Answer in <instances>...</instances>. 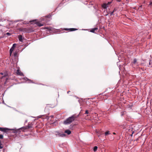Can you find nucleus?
<instances>
[{"instance_id": "nucleus-1", "label": "nucleus", "mask_w": 152, "mask_h": 152, "mask_svg": "<svg viewBox=\"0 0 152 152\" xmlns=\"http://www.w3.org/2000/svg\"><path fill=\"white\" fill-rule=\"evenodd\" d=\"M76 118V117L73 115L71 117L68 118L65 120L64 121L63 124L65 125L70 124L75 120V119Z\"/></svg>"}, {"instance_id": "nucleus-2", "label": "nucleus", "mask_w": 152, "mask_h": 152, "mask_svg": "<svg viewBox=\"0 0 152 152\" xmlns=\"http://www.w3.org/2000/svg\"><path fill=\"white\" fill-rule=\"evenodd\" d=\"M19 30L21 31H23L26 33H30L33 32L34 30L32 28H19Z\"/></svg>"}, {"instance_id": "nucleus-3", "label": "nucleus", "mask_w": 152, "mask_h": 152, "mask_svg": "<svg viewBox=\"0 0 152 152\" xmlns=\"http://www.w3.org/2000/svg\"><path fill=\"white\" fill-rule=\"evenodd\" d=\"M32 124L31 123H28L27 126H25L21 128V129H22L24 130L28 129H29L31 128L32 127Z\"/></svg>"}, {"instance_id": "nucleus-4", "label": "nucleus", "mask_w": 152, "mask_h": 152, "mask_svg": "<svg viewBox=\"0 0 152 152\" xmlns=\"http://www.w3.org/2000/svg\"><path fill=\"white\" fill-rule=\"evenodd\" d=\"M55 134L57 137H65L66 135L65 134H61L59 132H55Z\"/></svg>"}, {"instance_id": "nucleus-5", "label": "nucleus", "mask_w": 152, "mask_h": 152, "mask_svg": "<svg viewBox=\"0 0 152 152\" xmlns=\"http://www.w3.org/2000/svg\"><path fill=\"white\" fill-rule=\"evenodd\" d=\"M0 74L1 75H4L3 76L1 77V79H2L4 77H5L8 75V73L7 71H5L4 72H1Z\"/></svg>"}, {"instance_id": "nucleus-6", "label": "nucleus", "mask_w": 152, "mask_h": 152, "mask_svg": "<svg viewBox=\"0 0 152 152\" xmlns=\"http://www.w3.org/2000/svg\"><path fill=\"white\" fill-rule=\"evenodd\" d=\"M10 130V129L7 128H4L0 127V131H1L4 132H7L8 131Z\"/></svg>"}, {"instance_id": "nucleus-7", "label": "nucleus", "mask_w": 152, "mask_h": 152, "mask_svg": "<svg viewBox=\"0 0 152 152\" xmlns=\"http://www.w3.org/2000/svg\"><path fill=\"white\" fill-rule=\"evenodd\" d=\"M16 73L17 75L20 76H23V74L20 71L19 69H18Z\"/></svg>"}, {"instance_id": "nucleus-8", "label": "nucleus", "mask_w": 152, "mask_h": 152, "mask_svg": "<svg viewBox=\"0 0 152 152\" xmlns=\"http://www.w3.org/2000/svg\"><path fill=\"white\" fill-rule=\"evenodd\" d=\"M65 30L66 31H71L76 30H77V29L75 28H65Z\"/></svg>"}, {"instance_id": "nucleus-9", "label": "nucleus", "mask_w": 152, "mask_h": 152, "mask_svg": "<svg viewBox=\"0 0 152 152\" xmlns=\"http://www.w3.org/2000/svg\"><path fill=\"white\" fill-rule=\"evenodd\" d=\"M98 29V28H93L90 31V32L94 33H96V31H97Z\"/></svg>"}, {"instance_id": "nucleus-10", "label": "nucleus", "mask_w": 152, "mask_h": 152, "mask_svg": "<svg viewBox=\"0 0 152 152\" xmlns=\"http://www.w3.org/2000/svg\"><path fill=\"white\" fill-rule=\"evenodd\" d=\"M35 23L37 25V26H38L40 27L44 25L43 24L41 23H40L39 22H36Z\"/></svg>"}, {"instance_id": "nucleus-11", "label": "nucleus", "mask_w": 152, "mask_h": 152, "mask_svg": "<svg viewBox=\"0 0 152 152\" xmlns=\"http://www.w3.org/2000/svg\"><path fill=\"white\" fill-rule=\"evenodd\" d=\"M23 37L22 35H20L18 36V38L20 42H23Z\"/></svg>"}, {"instance_id": "nucleus-12", "label": "nucleus", "mask_w": 152, "mask_h": 152, "mask_svg": "<svg viewBox=\"0 0 152 152\" xmlns=\"http://www.w3.org/2000/svg\"><path fill=\"white\" fill-rule=\"evenodd\" d=\"M64 133H66L68 134L69 135L71 134V132L69 129H67L65 131Z\"/></svg>"}, {"instance_id": "nucleus-13", "label": "nucleus", "mask_w": 152, "mask_h": 152, "mask_svg": "<svg viewBox=\"0 0 152 152\" xmlns=\"http://www.w3.org/2000/svg\"><path fill=\"white\" fill-rule=\"evenodd\" d=\"M102 7L103 8L106 9L108 7V6H107V4H106V3H104L102 5Z\"/></svg>"}, {"instance_id": "nucleus-14", "label": "nucleus", "mask_w": 152, "mask_h": 152, "mask_svg": "<svg viewBox=\"0 0 152 152\" xmlns=\"http://www.w3.org/2000/svg\"><path fill=\"white\" fill-rule=\"evenodd\" d=\"M14 50L13 49V48H10V55H11L12 54V53Z\"/></svg>"}, {"instance_id": "nucleus-15", "label": "nucleus", "mask_w": 152, "mask_h": 152, "mask_svg": "<svg viewBox=\"0 0 152 152\" xmlns=\"http://www.w3.org/2000/svg\"><path fill=\"white\" fill-rule=\"evenodd\" d=\"M97 148L98 147L97 146H95V147H94L93 149L94 151H97Z\"/></svg>"}, {"instance_id": "nucleus-16", "label": "nucleus", "mask_w": 152, "mask_h": 152, "mask_svg": "<svg viewBox=\"0 0 152 152\" xmlns=\"http://www.w3.org/2000/svg\"><path fill=\"white\" fill-rule=\"evenodd\" d=\"M16 44H14L12 46L11 48H13V49L14 50L15 48L16 47Z\"/></svg>"}, {"instance_id": "nucleus-17", "label": "nucleus", "mask_w": 152, "mask_h": 152, "mask_svg": "<svg viewBox=\"0 0 152 152\" xmlns=\"http://www.w3.org/2000/svg\"><path fill=\"white\" fill-rule=\"evenodd\" d=\"M109 131H108L106 132L105 133V135L106 136L107 135H108V134H109Z\"/></svg>"}, {"instance_id": "nucleus-18", "label": "nucleus", "mask_w": 152, "mask_h": 152, "mask_svg": "<svg viewBox=\"0 0 152 152\" xmlns=\"http://www.w3.org/2000/svg\"><path fill=\"white\" fill-rule=\"evenodd\" d=\"M2 145V144L1 143V140H0V149H1L3 148V146Z\"/></svg>"}, {"instance_id": "nucleus-19", "label": "nucleus", "mask_w": 152, "mask_h": 152, "mask_svg": "<svg viewBox=\"0 0 152 152\" xmlns=\"http://www.w3.org/2000/svg\"><path fill=\"white\" fill-rule=\"evenodd\" d=\"M137 59H134L133 61V63L134 64H135L137 62Z\"/></svg>"}, {"instance_id": "nucleus-20", "label": "nucleus", "mask_w": 152, "mask_h": 152, "mask_svg": "<svg viewBox=\"0 0 152 152\" xmlns=\"http://www.w3.org/2000/svg\"><path fill=\"white\" fill-rule=\"evenodd\" d=\"M125 112L124 111H122L121 113V116L123 115L124 114Z\"/></svg>"}, {"instance_id": "nucleus-21", "label": "nucleus", "mask_w": 152, "mask_h": 152, "mask_svg": "<svg viewBox=\"0 0 152 152\" xmlns=\"http://www.w3.org/2000/svg\"><path fill=\"white\" fill-rule=\"evenodd\" d=\"M115 9H114V10H113L112 12H111V13H110V15H113V13H114V11H115Z\"/></svg>"}, {"instance_id": "nucleus-22", "label": "nucleus", "mask_w": 152, "mask_h": 152, "mask_svg": "<svg viewBox=\"0 0 152 152\" xmlns=\"http://www.w3.org/2000/svg\"><path fill=\"white\" fill-rule=\"evenodd\" d=\"M3 136L2 134H0V139H3Z\"/></svg>"}, {"instance_id": "nucleus-23", "label": "nucleus", "mask_w": 152, "mask_h": 152, "mask_svg": "<svg viewBox=\"0 0 152 152\" xmlns=\"http://www.w3.org/2000/svg\"><path fill=\"white\" fill-rule=\"evenodd\" d=\"M88 113H88V110H86L85 114H88Z\"/></svg>"}, {"instance_id": "nucleus-24", "label": "nucleus", "mask_w": 152, "mask_h": 152, "mask_svg": "<svg viewBox=\"0 0 152 152\" xmlns=\"http://www.w3.org/2000/svg\"><path fill=\"white\" fill-rule=\"evenodd\" d=\"M111 3V2H108L107 4H107V6H108Z\"/></svg>"}, {"instance_id": "nucleus-25", "label": "nucleus", "mask_w": 152, "mask_h": 152, "mask_svg": "<svg viewBox=\"0 0 152 152\" xmlns=\"http://www.w3.org/2000/svg\"><path fill=\"white\" fill-rule=\"evenodd\" d=\"M7 34L8 35H10V33L8 32L7 33Z\"/></svg>"}, {"instance_id": "nucleus-26", "label": "nucleus", "mask_w": 152, "mask_h": 152, "mask_svg": "<svg viewBox=\"0 0 152 152\" xmlns=\"http://www.w3.org/2000/svg\"><path fill=\"white\" fill-rule=\"evenodd\" d=\"M117 2H119L121 1V0H116Z\"/></svg>"}, {"instance_id": "nucleus-27", "label": "nucleus", "mask_w": 152, "mask_h": 152, "mask_svg": "<svg viewBox=\"0 0 152 152\" xmlns=\"http://www.w3.org/2000/svg\"><path fill=\"white\" fill-rule=\"evenodd\" d=\"M17 53H16V52H15V54H14V56H16V55H17Z\"/></svg>"}, {"instance_id": "nucleus-28", "label": "nucleus", "mask_w": 152, "mask_h": 152, "mask_svg": "<svg viewBox=\"0 0 152 152\" xmlns=\"http://www.w3.org/2000/svg\"><path fill=\"white\" fill-rule=\"evenodd\" d=\"M150 5H152V2H151L150 4H149Z\"/></svg>"}, {"instance_id": "nucleus-29", "label": "nucleus", "mask_w": 152, "mask_h": 152, "mask_svg": "<svg viewBox=\"0 0 152 152\" xmlns=\"http://www.w3.org/2000/svg\"><path fill=\"white\" fill-rule=\"evenodd\" d=\"M35 20H33V21H29L30 22H33V21H34Z\"/></svg>"}, {"instance_id": "nucleus-30", "label": "nucleus", "mask_w": 152, "mask_h": 152, "mask_svg": "<svg viewBox=\"0 0 152 152\" xmlns=\"http://www.w3.org/2000/svg\"><path fill=\"white\" fill-rule=\"evenodd\" d=\"M113 134H115V132H113Z\"/></svg>"}, {"instance_id": "nucleus-31", "label": "nucleus", "mask_w": 152, "mask_h": 152, "mask_svg": "<svg viewBox=\"0 0 152 152\" xmlns=\"http://www.w3.org/2000/svg\"><path fill=\"white\" fill-rule=\"evenodd\" d=\"M69 92H70V91H68V92H67V93H69Z\"/></svg>"}, {"instance_id": "nucleus-32", "label": "nucleus", "mask_w": 152, "mask_h": 152, "mask_svg": "<svg viewBox=\"0 0 152 152\" xmlns=\"http://www.w3.org/2000/svg\"><path fill=\"white\" fill-rule=\"evenodd\" d=\"M27 122V121H25V122Z\"/></svg>"}, {"instance_id": "nucleus-33", "label": "nucleus", "mask_w": 152, "mask_h": 152, "mask_svg": "<svg viewBox=\"0 0 152 152\" xmlns=\"http://www.w3.org/2000/svg\"><path fill=\"white\" fill-rule=\"evenodd\" d=\"M6 80H7V78H6Z\"/></svg>"}, {"instance_id": "nucleus-34", "label": "nucleus", "mask_w": 152, "mask_h": 152, "mask_svg": "<svg viewBox=\"0 0 152 152\" xmlns=\"http://www.w3.org/2000/svg\"><path fill=\"white\" fill-rule=\"evenodd\" d=\"M51 117H53V116H51Z\"/></svg>"}, {"instance_id": "nucleus-35", "label": "nucleus", "mask_w": 152, "mask_h": 152, "mask_svg": "<svg viewBox=\"0 0 152 152\" xmlns=\"http://www.w3.org/2000/svg\"><path fill=\"white\" fill-rule=\"evenodd\" d=\"M126 1H127V0H126Z\"/></svg>"}]
</instances>
